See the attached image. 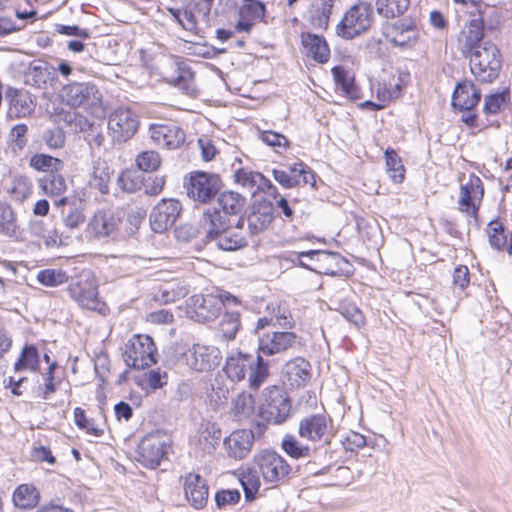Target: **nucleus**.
Returning a JSON list of instances; mask_svg holds the SVG:
<instances>
[{"instance_id":"obj_6","label":"nucleus","mask_w":512,"mask_h":512,"mask_svg":"<svg viewBox=\"0 0 512 512\" xmlns=\"http://www.w3.org/2000/svg\"><path fill=\"white\" fill-rule=\"evenodd\" d=\"M253 462L263 480L272 486L286 481L292 472L286 459L275 451L262 450L254 456Z\"/></svg>"},{"instance_id":"obj_39","label":"nucleus","mask_w":512,"mask_h":512,"mask_svg":"<svg viewBox=\"0 0 512 512\" xmlns=\"http://www.w3.org/2000/svg\"><path fill=\"white\" fill-rule=\"evenodd\" d=\"M213 241L223 251H234L246 245V240L242 234L233 229L222 231Z\"/></svg>"},{"instance_id":"obj_61","label":"nucleus","mask_w":512,"mask_h":512,"mask_svg":"<svg viewBox=\"0 0 512 512\" xmlns=\"http://www.w3.org/2000/svg\"><path fill=\"white\" fill-rule=\"evenodd\" d=\"M74 418L75 423L78 427L81 429H86L87 433L92 434L94 436H100L103 433L102 429H99L95 427L87 418L85 415V412L83 409L77 407L74 410Z\"/></svg>"},{"instance_id":"obj_23","label":"nucleus","mask_w":512,"mask_h":512,"mask_svg":"<svg viewBox=\"0 0 512 512\" xmlns=\"http://www.w3.org/2000/svg\"><path fill=\"white\" fill-rule=\"evenodd\" d=\"M299 435L309 441L325 440L329 443L328 419L324 414H314L304 417L299 423Z\"/></svg>"},{"instance_id":"obj_46","label":"nucleus","mask_w":512,"mask_h":512,"mask_svg":"<svg viewBox=\"0 0 512 512\" xmlns=\"http://www.w3.org/2000/svg\"><path fill=\"white\" fill-rule=\"evenodd\" d=\"M240 328V314L238 312H226L218 325V331L225 340H233Z\"/></svg>"},{"instance_id":"obj_5","label":"nucleus","mask_w":512,"mask_h":512,"mask_svg":"<svg viewBox=\"0 0 512 512\" xmlns=\"http://www.w3.org/2000/svg\"><path fill=\"white\" fill-rule=\"evenodd\" d=\"M470 69L474 76L482 82H492L501 68L500 54L497 47L485 42L483 47L468 54Z\"/></svg>"},{"instance_id":"obj_21","label":"nucleus","mask_w":512,"mask_h":512,"mask_svg":"<svg viewBox=\"0 0 512 512\" xmlns=\"http://www.w3.org/2000/svg\"><path fill=\"white\" fill-rule=\"evenodd\" d=\"M484 190L480 178L473 177L460 188L458 200L459 210L471 217H476L479 203L483 197Z\"/></svg>"},{"instance_id":"obj_31","label":"nucleus","mask_w":512,"mask_h":512,"mask_svg":"<svg viewBox=\"0 0 512 512\" xmlns=\"http://www.w3.org/2000/svg\"><path fill=\"white\" fill-rule=\"evenodd\" d=\"M302 44L307 55L317 62L325 63L328 61L330 50L323 37L311 33L302 34Z\"/></svg>"},{"instance_id":"obj_64","label":"nucleus","mask_w":512,"mask_h":512,"mask_svg":"<svg viewBox=\"0 0 512 512\" xmlns=\"http://www.w3.org/2000/svg\"><path fill=\"white\" fill-rule=\"evenodd\" d=\"M470 283V273L467 266L459 265L453 272V285L464 290Z\"/></svg>"},{"instance_id":"obj_34","label":"nucleus","mask_w":512,"mask_h":512,"mask_svg":"<svg viewBox=\"0 0 512 512\" xmlns=\"http://www.w3.org/2000/svg\"><path fill=\"white\" fill-rule=\"evenodd\" d=\"M221 438V430L211 422L201 423L198 430V443L204 452L210 453Z\"/></svg>"},{"instance_id":"obj_52","label":"nucleus","mask_w":512,"mask_h":512,"mask_svg":"<svg viewBox=\"0 0 512 512\" xmlns=\"http://www.w3.org/2000/svg\"><path fill=\"white\" fill-rule=\"evenodd\" d=\"M508 232L505 231L501 222L492 221L487 228V235L490 245L497 249L502 250L507 246Z\"/></svg>"},{"instance_id":"obj_38","label":"nucleus","mask_w":512,"mask_h":512,"mask_svg":"<svg viewBox=\"0 0 512 512\" xmlns=\"http://www.w3.org/2000/svg\"><path fill=\"white\" fill-rule=\"evenodd\" d=\"M39 492L33 485L22 484L13 494V502L19 508H33L39 503Z\"/></svg>"},{"instance_id":"obj_49","label":"nucleus","mask_w":512,"mask_h":512,"mask_svg":"<svg viewBox=\"0 0 512 512\" xmlns=\"http://www.w3.org/2000/svg\"><path fill=\"white\" fill-rule=\"evenodd\" d=\"M332 74L336 84L341 87L346 96L350 98L357 96V88L354 84V79L349 75L345 68L342 66H335L332 69Z\"/></svg>"},{"instance_id":"obj_51","label":"nucleus","mask_w":512,"mask_h":512,"mask_svg":"<svg viewBox=\"0 0 512 512\" xmlns=\"http://www.w3.org/2000/svg\"><path fill=\"white\" fill-rule=\"evenodd\" d=\"M281 447L286 454L295 459L308 457L310 454L309 447L302 444L295 436L290 434L284 436Z\"/></svg>"},{"instance_id":"obj_44","label":"nucleus","mask_w":512,"mask_h":512,"mask_svg":"<svg viewBox=\"0 0 512 512\" xmlns=\"http://www.w3.org/2000/svg\"><path fill=\"white\" fill-rule=\"evenodd\" d=\"M52 81L51 68L47 64L33 66L27 74V83L36 88L45 89Z\"/></svg>"},{"instance_id":"obj_29","label":"nucleus","mask_w":512,"mask_h":512,"mask_svg":"<svg viewBox=\"0 0 512 512\" xmlns=\"http://www.w3.org/2000/svg\"><path fill=\"white\" fill-rule=\"evenodd\" d=\"M284 372L290 385L300 387L305 385L310 379L311 366L304 358L296 357L286 363Z\"/></svg>"},{"instance_id":"obj_47","label":"nucleus","mask_w":512,"mask_h":512,"mask_svg":"<svg viewBox=\"0 0 512 512\" xmlns=\"http://www.w3.org/2000/svg\"><path fill=\"white\" fill-rule=\"evenodd\" d=\"M39 187L47 195H59L66 190V181L59 172H54L40 178Z\"/></svg>"},{"instance_id":"obj_2","label":"nucleus","mask_w":512,"mask_h":512,"mask_svg":"<svg viewBox=\"0 0 512 512\" xmlns=\"http://www.w3.org/2000/svg\"><path fill=\"white\" fill-rule=\"evenodd\" d=\"M258 415L267 423L275 425H281L291 417V400L283 387L272 385L264 388Z\"/></svg>"},{"instance_id":"obj_41","label":"nucleus","mask_w":512,"mask_h":512,"mask_svg":"<svg viewBox=\"0 0 512 512\" xmlns=\"http://www.w3.org/2000/svg\"><path fill=\"white\" fill-rule=\"evenodd\" d=\"M409 5L410 0H376L375 2L378 14L385 18H394L402 15Z\"/></svg>"},{"instance_id":"obj_25","label":"nucleus","mask_w":512,"mask_h":512,"mask_svg":"<svg viewBox=\"0 0 512 512\" xmlns=\"http://www.w3.org/2000/svg\"><path fill=\"white\" fill-rule=\"evenodd\" d=\"M484 36L483 20L481 17L472 19L461 31L458 37L459 49L465 56L483 47L481 40Z\"/></svg>"},{"instance_id":"obj_15","label":"nucleus","mask_w":512,"mask_h":512,"mask_svg":"<svg viewBox=\"0 0 512 512\" xmlns=\"http://www.w3.org/2000/svg\"><path fill=\"white\" fill-rule=\"evenodd\" d=\"M68 293L83 308L99 313L106 310L105 304L98 298L95 284L89 279L72 282L68 287Z\"/></svg>"},{"instance_id":"obj_20","label":"nucleus","mask_w":512,"mask_h":512,"mask_svg":"<svg viewBox=\"0 0 512 512\" xmlns=\"http://www.w3.org/2000/svg\"><path fill=\"white\" fill-rule=\"evenodd\" d=\"M152 141L167 149H177L185 142L184 131L174 123L153 124L149 129Z\"/></svg>"},{"instance_id":"obj_45","label":"nucleus","mask_w":512,"mask_h":512,"mask_svg":"<svg viewBox=\"0 0 512 512\" xmlns=\"http://www.w3.org/2000/svg\"><path fill=\"white\" fill-rule=\"evenodd\" d=\"M30 233L47 247L61 244V239L56 231L47 230L42 220L31 221L29 224Z\"/></svg>"},{"instance_id":"obj_48","label":"nucleus","mask_w":512,"mask_h":512,"mask_svg":"<svg viewBox=\"0 0 512 512\" xmlns=\"http://www.w3.org/2000/svg\"><path fill=\"white\" fill-rule=\"evenodd\" d=\"M385 158L389 177L396 183L402 182L405 175V168L398 154L392 149H387Z\"/></svg>"},{"instance_id":"obj_30","label":"nucleus","mask_w":512,"mask_h":512,"mask_svg":"<svg viewBox=\"0 0 512 512\" xmlns=\"http://www.w3.org/2000/svg\"><path fill=\"white\" fill-rule=\"evenodd\" d=\"M200 229L209 241H213L217 235L228 229L226 218L220 211H207L202 215Z\"/></svg>"},{"instance_id":"obj_8","label":"nucleus","mask_w":512,"mask_h":512,"mask_svg":"<svg viewBox=\"0 0 512 512\" xmlns=\"http://www.w3.org/2000/svg\"><path fill=\"white\" fill-rule=\"evenodd\" d=\"M187 195L193 201L209 203L220 191L222 182L219 175L203 171L190 173L185 182Z\"/></svg>"},{"instance_id":"obj_53","label":"nucleus","mask_w":512,"mask_h":512,"mask_svg":"<svg viewBox=\"0 0 512 512\" xmlns=\"http://www.w3.org/2000/svg\"><path fill=\"white\" fill-rule=\"evenodd\" d=\"M0 233L6 236H16L17 225L12 208L4 203L0 202Z\"/></svg>"},{"instance_id":"obj_4","label":"nucleus","mask_w":512,"mask_h":512,"mask_svg":"<svg viewBox=\"0 0 512 512\" xmlns=\"http://www.w3.org/2000/svg\"><path fill=\"white\" fill-rule=\"evenodd\" d=\"M374 19V10L370 3L360 1L352 5L336 25V35L351 40L367 32Z\"/></svg>"},{"instance_id":"obj_9","label":"nucleus","mask_w":512,"mask_h":512,"mask_svg":"<svg viewBox=\"0 0 512 512\" xmlns=\"http://www.w3.org/2000/svg\"><path fill=\"white\" fill-rule=\"evenodd\" d=\"M170 447L169 437L160 431L146 435L139 443L137 460L145 467H158Z\"/></svg>"},{"instance_id":"obj_27","label":"nucleus","mask_w":512,"mask_h":512,"mask_svg":"<svg viewBox=\"0 0 512 512\" xmlns=\"http://www.w3.org/2000/svg\"><path fill=\"white\" fill-rule=\"evenodd\" d=\"M481 94L476 86L463 81L458 83L452 95V105L460 110H472L480 101Z\"/></svg>"},{"instance_id":"obj_36","label":"nucleus","mask_w":512,"mask_h":512,"mask_svg":"<svg viewBox=\"0 0 512 512\" xmlns=\"http://www.w3.org/2000/svg\"><path fill=\"white\" fill-rule=\"evenodd\" d=\"M232 413L238 421L248 419L255 410V400L252 394L241 392L232 400Z\"/></svg>"},{"instance_id":"obj_10","label":"nucleus","mask_w":512,"mask_h":512,"mask_svg":"<svg viewBox=\"0 0 512 512\" xmlns=\"http://www.w3.org/2000/svg\"><path fill=\"white\" fill-rule=\"evenodd\" d=\"M237 304L238 300L235 296L224 293L219 295L213 294H197L189 299V307L192 309L194 316L199 322H207L214 320L226 304Z\"/></svg>"},{"instance_id":"obj_11","label":"nucleus","mask_w":512,"mask_h":512,"mask_svg":"<svg viewBox=\"0 0 512 512\" xmlns=\"http://www.w3.org/2000/svg\"><path fill=\"white\" fill-rule=\"evenodd\" d=\"M121 219L110 210H99L89 219L85 236L89 241L114 238L119 230Z\"/></svg>"},{"instance_id":"obj_35","label":"nucleus","mask_w":512,"mask_h":512,"mask_svg":"<svg viewBox=\"0 0 512 512\" xmlns=\"http://www.w3.org/2000/svg\"><path fill=\"white\" fill-rule=\"evenodd\" d=\"M248 227L252 234H258L265 229L272 222L271 207L268 205H261L255 207L252 213L248 216Z\"/></svg>"},{"instance_id":"obj_1","label":"nucleus","mask_w":512,"mask_h":512,"mask_svg":"<svg viewBox=\"0 0 512 512\" xmlns=\"http://www.w3.org/2000/svg\"><path fill=\"white\" fill-rule=\"evenodd\" d=\"M223 370L233 382H239L249 375V386L258 389L269 376L268 364L259 354L254 357L251 354L232 352L227 356Z\"/></svg>"},{"instance_id":"obj_18","label":"nucleus","mask_w":512,"mask_h":512,"mask_svg":"<svg viewBox=\"0 0 512 512\" xmlns=\"http://www.w3.org/2000/svg\"><path fill=\"white\" fill-rule=\"evenodd\" d=\"M187 364L196 371H209L221 360L220 350L211 345L194 344L185 354Z\"/></svg>"},{"instance_id":"obj_54","label":"nucleus","mask_w":512,"mask_h":512,"mask_svg":"<svg viewBox=\"0 0 512 512\" xmlns=\"http://www.w3.org/2000/svg\"><path fill=\"white\" fill-rule=\"evenodd\" d=\"M66 272L60 269H45L38 272L37 280L44 286L55 287L67 281Z\"/></svg>"},{"instance_id":"obj_26","label":"nucleus","mask_w":512,"mask_h":512,"mask_svg":"<svg viewBox=\"0 0 512 512\" xmlns=\"http://www.w3.org/2000/svg\"><path fill=\"white\" fill-rule=\"evenodd\" d=\"M184 491L188 502L196 509L203 508L208 500L206 481L196 473H189L184 479Z\"/></svg>"},{"instance_id":"obj_43","label":"nucleus","mask_w":512,"mask_h":512,"mask_svg":"<svg viewBox=\"0 0 512 512\" xmlns=\"http://www.w3.org/2000/svg\"><path fill=\"white\" fill-rule=\"evenodd\" d=\"M30 166L37 171L52 174L60 172L64 167V163L61 159L47 154H35L30 159Z\"/></svg>"},{"instance_id":"obj_28","label":"nucleus","mask_w":512,"mask_h":512,"mask_svg":"<svg viewBox=\"0 0 512 512\" xmlns=\"http://www.w3.org/2000/svg\"><path fill=\"white\" fill-rule=\"evenodd\" d=\"M8 115L11 118H21L30 115L35 109L32 95L25 90H12L8 94Z\"/></svg>"},{"instance_id":"obj_60","label":"nucleus","mask_w":512,"mask_h":512,"mask_svg":"<svg viewBox=\"0 0 512 512\" xmlns=\"http://www.w3.org/2000/svg\"><path fill=\"white\" fill-rule=\"evenodd\" d=\"M339 311L343 317L357 327L363 325L365 322L362 312L354 304H342Z\"/></svg>"},{"instance_id":"obj_63","label":"nucleus","mask_w":512,"mask_h":512,"mask_svg":"<svg viewBox=\"0 0 512 512\" xmlns=\"http://www.w3.org/2000/svg\"><path fill=\"white\" fill-rule=\"evenodd\" d=\"M240 499V493L238 490H222L216 493L215 501L219 508L235 504Z\"/></svg>"},{"instance_id":"obj_17","label":"nucleus","mask_w":512,"mask_h":512,"mask_svg":"<svg viewBox=\"0 0 512 512\" xmlns=\"http://www.w3.org/2000/svg\"><path fill=\"white\" fill-rule=\"evenodd\" d=\"M181 212V204L175 199L161 200L151 211L149 216L151 229L156 233H163L173 226Z\"/></svg>"},{"instance_id":"obj_58","label":"nucleus","mask_w":512,"mask_h":512,"mask_svg":"<svg viewBox=\"0 0 512 512\" xmlns=\"http://www.w3.org/2000/svg\"><path fill=\"white\" fill-rule=\"evenodd\" d=\"M259 138L268 146L272 147L276 152L286 150L289 147L288 139L280 133L273 131H262Z\"/></svg>"},{"instance_id":"obj_24","label":"nucleus","mask_w":512,"mask_h":512,"mask_svg":"<svg viewBox=\"0 0 512 512\" xmlns=\"http://www.w3.org/2000/svg\"><path fill=\"white\" fill-rule=\"evenodd\" d=\"M254 439V433L251 430L240 429L233 431L224 440V446L230 457L241 460L250 453Z\"/></svg>"},{"instance_id":"obj_19","label":"nucleus","mask_w":512,"mask_h":512,"mask_svg":"<svg viewBox=\"0 0 512 512\" xmlns=\"http://www.w3.org/2000/svg\"><path fill=\"white\" fill-rule=\"evenodd\" d=\"M108 128L117 141L130 139L138 129V120L128 108H118L109 117Z\"/></svg>"},{"instance_id":"obj_16","label":"nucleus","mask_w":512,"mask_h":512,"mask_svg":"<svg viewBox=\"0 0 512 512\" xmlns=\"http://www.w3.org/2000/svg\"><path fill=\"white\" fill-rule=\"evenodd\" d=\"M299 337L289 331H272L259 337L258 351L265 356L280 354L298 345Z\"/></svg>"},{"instance_id":"obj_3","label":"nucleus","mask_w":512,"mask_h":512,"mask_svg":"<svg viewBox=\"0 0 512 512\" xmlns=\"http://www.w3.org/2000/svg\"><path fill=\"white\" fill-rule=\"evenodd\" d=\"M61 100L72 108L82 107L93 115H101L103 110L102 94L91 82H73L62 87Z\"/></svg>"},{"instance_id":"obj_13","label":"nucleus","mask_w":512,"mask_h":512,"mask_svg":"<svg viewBox=\"0 0 512 512\" xmlns=\"http://www.w3.org/2000/svg\"><path fill=\"white\" fill-rule=\"evenodd\" d=\"M297 258L302 267L326 275L336 274L342 260L338 253L325 250L299 252Z\"/></svg>"},{"instance_id":"obj_55","label":"nucleus","mask_w":512,"mask_h":512,"mask_svg":"<svg viewBox=\"0 0 512 512\" xmlns=\"http://www.w3.org/2000/svg\"><path fill=\"white\" fill-rule=\"evenodd\" d=\"M234 179L237 184L250 190L252 194H255L256 190L254 189L256 187L257 181L261 180V173L248 169H239L235 172Z\"/></svg>"},{"instance_id":"obj_33","label":"nucleus","mask_w":512,"mask_h":512,"mask_svg":"<svg viewBox=\"0 0 512 512\" xmlns=\"http://www.w3.org/2000/svg\"><path fill=\"white\" fill-rule=\"evenodd\" d=\"M344 0H315L312 5V23L327 28L331 15L339 9Z\"/></svg>"},{"instance_id":"obj_42","label":"nucleus","mask_w":512,"mask_h":512,"mask_svg":"<svg viewBox=\"0 0 512 512\" xmlns=\"http://www.w3.org/2000/svg\"><path fill=\"white\" fill-rule=\"evenodd\" d=\"M259 470L247 468L240 474L239 481L243 487L245 498L247 501H252L258 492L261 482L259 478Z\"/></svg>"},{"instance_id":"obj_59","label":"nucleus","mask_w":512,"mask_h":512,"mask_svg":"<svg viewBox=\"0 0 512 512\" xmlns=\"http://www.w3.org/2000/svg\"><path fill=\"white\" fill-rule=\"evenodd\" d=\"M290 177L297 180V186L302 184H310L314 186L315 175L312 171L306 170L302 163H296L289 168Z\"/></svg>"},{"instance_id":"obj_12","label":"nucleus","mask_w":512,"mask_h":512,"mask_svg":"<svg viewBox=\"0 0 512 512\" xmlns=\"http://www.w3.org/2000/svg\"><path fill=\"white\" fill-rule=\"evenodd\" d=\"M410 79V73L406 68L398 67L395 72H391L387 77L382 79V82L378 84L377 97L381 102L376 104L367 101L365 104L370 105L375 110L382 109L386 103L399 98L402 89L407 85Z\"/></svg>"},{"instance_id":"obj_40","label":"nucleus","mask_w":512,"mask_h":512,"mask_svg":"<svg viewBox=\"0 0 512 512\" xmlns=\"http://www.w3.org/2000/svg\"><path fill=\"white\" fill-rule=\"evenodd\" d=\"M218 202L225 214L237 215L244 209L246 199L237 192L225 191L220 194Z\"/></svg>"},{"instance_id":"obj_56","label":"nucleus","mask_w":512,"mask_h":512,"mask_svg":"<svg viewBox=\"0 0 512 512\" xmlns=\"http://www.w3.org/2000/svg\"><path fill=\"white\" fill-rule=\"evenodd\" d=\"M137 166L145 172L155 171L161 164V158L155 151H144L137 156Z\"/></svg>"},{"instance_id":"obj_22","label":"nucleus","mask_w":512,"mask_h":512,"mask_svg":"<svg viewBox=\"0 0 512 512\" xmlns=\"http://www.w3.org/2000/svg\"><path fill=\"white\" fill-rule=\"evenodd\" d=\"M236 29L249 33L256 22H266V6L259 0H243Z\"/></svg>"},{"instance_id":"obj_37","label":"nucleus","mask_w":512,"mask_h":512,"mask_svg":"<svg viewBox=\"0 0 512 512\" xmlns=\"http://www.w3.org/2000/svg\"><path fill=\"white\" fill-rule=\"evenodd\" d=\"M109 181L110 170L107 163L104 160L95 161L90 174L89 185L101 193H107Z\"/></svg>"},{"instance_id":"obj_14","label":"nucleus","mask_w":512,"mask_h":512,"mask_svg":"<svg viewBox=\"0 0 512 512\" xmlns=\"http://www.w3.org/2000/svg\"><path fill=\"white\" fill-rule=\"evenodd\" d=\"M162 75L167 83L178 87L187 95L194 96L197 93L194 73L186 63L170 59L164 64Z\"/></svg>"},{"instance_id":"obj_62","label":"nucleus","mask_w":512,"mask_h":512,"mask_svg":"<svg viewBox=\"0 0 512 512\" xmlns=\"http://www.w3.org/2000/svg\"><path fill=\"white\" fill-rule=\"evenodd\" d=\"M85 222V215L79 208H73L63 215V223L66 228L72 230L78 228Z\"/></svg>"},{"instance_id":"obj_50","label":"nucleus","mask_w":512,"mask_h":512,"mask_svg":"<svg viewBox=\"0 0 512 512\" xmlns=\"http://www.w3.org/2000/svg\"><path fill=\"white\" fill-rule=\"evenodd\" d=\"M39 364L38 350L34 346H26L21 353L20 358L14 364V371L22 370L35 371Z\"/></svg>"},{"instance_id":"obj_57","label":"nucleus","mask_w":512,"mask_h":512,"mask_svg":"<svg viewBox=\"0 0 512 512\" xmlns=\"http://www.w3.org/2000/svg\"><path fill=\"white\" fill-rule=\"evenodd\" d=\"M509 94L505 92L495 93L485 97L483 111L486 115H495L506 104Z\"/></svg>"},{"instance_id":"obj_32","label":"nucleus","mask_w":512,"mask_h":512,"mask_svg":"<svg viewBox=\"0 0 512 512\" xmlns=\"http://www.w3.org/2000/svg\"><path fill=\"white\" fill-rule=\"evenodd\" d=\"M389 37L395 46L412 47L418 39V32L412 23H397L391 27Z\"/></svg>"},{"instance_id":"obj_7","label":"nucleus","mask_w":512,"mask_h":512,"mask_svg":"<svg viewBox=\"0 0 512 512\" xmlns=\"http://www.w3.org/2000/svg\"><path fill=\"white\" fill-rule=\"evenodd\" d=\"M156 347L148 335H133L125 344L124 361L128 367L144 369L156 363Z\"/></svg>"}]
</instances>
